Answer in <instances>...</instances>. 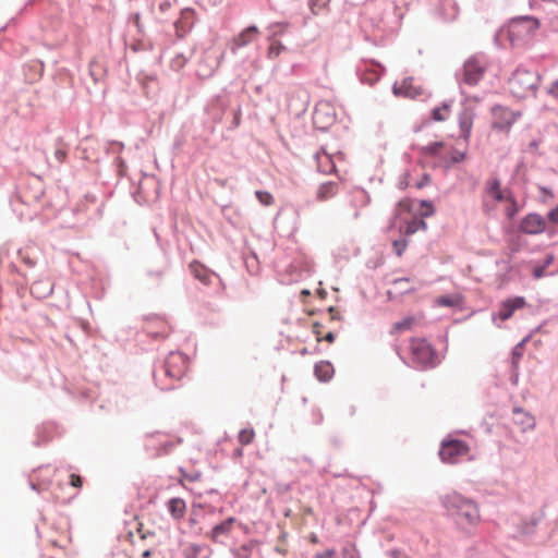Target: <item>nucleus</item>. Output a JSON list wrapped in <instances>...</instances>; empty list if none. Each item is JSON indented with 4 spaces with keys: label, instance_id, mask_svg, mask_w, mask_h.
<instances>
[{
    "label": "nucleus",
    "instance_id": "nucleus-1",
    "mask_svg": "<svg viewBox=\"0 0 558 558\" xmlns=\"http://www.w3.org/2000/svg\"><path fill=\"white\" fill-rule=\"evenodd\" d=\"M441 504L448 513L456 520L457 524L462 527L473 525L480 520V512L476 504L458 493H452L441 497Z\"/></svg>",
    "mask_w": 558,
    "mask_h": 558
},
{
    "label": "nucleus",
    "instance_id": "nucleus-2",
    "mask_svg": "<svg viewBox=\"0 0 558 558\" xmlns=\"http://www.w3.org/2000/svg\"><path fill=\"white\" fill-rule=\"evenodd\" d=\"M539 27L536 17L522 15L510 20L508 25V38L512 45H520L532 38Z\"/></svg>",
    "mask_w": 558,
    "mask_h": 558
},
{
    "label": "nucleus",
    "instance_id": "nucleus-3",
    "mask_svg": "<svg viewBox=\"0 0 558 558\" xmlns=\"http://www.w3.org/2000/svg\"><path fill=\"white\" fill-rule=\"evenodd\" d=\"M411 361L418 369L432 368L437 365L436 351L426 339L413 338L410 342Z\"/></svg>",
    "mask_w": 558,
    "mask_h": 558
},
{
    "label": "nucleus",
    "instance_id": "nucleus-4",
    "mask_svg": "<svg viewBox=\"0 0 558 558\" xmlns=\"http://www.w3.org/2000/svg\"><path fill=\"white\" fill-rule=\"evenodd\" d=\"M541 77L535 71L519 66L511 75L509 84L514 94L525 97L529 93L534 94L539 84Z\"/></svg>",
    "mask_w": 558,
    "mask_h": 558
},
{
    "label": "nucleus",
    "instance_id": "nucleus-5",
    "mask_svg": "<svg viewBox=\"0 0 558 558\" xmlns=\"http://www.w3.org/2000/svg\"><path fill=\"white\" fill-rule=\"evenodd\" d=\"M186 357L180 352H170L159 364V372L167 374L168 380L175 385L185 374Z\"/></svg>",
    "mask_w": 558,
    "mask_h": 558
},
{
    "label": "nucleus",
    "instance_id": "nucleus-6",
    "mask_svg": "<svg viewBox=\"0 0 558 558\" xmlns=\"http://www.w3.org/2000/svg\"><path fill=\"white\" fill-rule=\"evenodd\" d=\"M485 73V66L477 57H471L463 63L460 71L456 72V77L459 83H464L469 86H475L482 80Z\"/></svg>",
    "mask_w": 558,
    "mask_h": 558
},
{
    "label": "nucleus",
    "instance_id": "nucleus-7",
    "mask_svg": "<svg viewBox=\"0 0 558 558\" xmlns=\"http://www.w3.org/2000/svg\"><path fill=\"white\" fill-rule=\"evenodd\" d=\"M469 450L463 440H444L439 450V457L444 462L454 463L458 457L464 456Z\"/></svg>",
    "mask_w": 558,
    "mask_h": 558
},
{
    "label": "nucleus",
    "instance_id": "nucleus-8",
    "mask_svg": "<svg viewBox=\"0 0 558 558\" xmlns=\"http://www.w3.org/2000/svg\"><path fill=\"white\" fill-rule=\"evenodd\" d=\"M519 228L525 234L536 235L545 231L546 221L541 215L531 213L522 218Z\"/></svg>",
    "mask_w": 558,
    "mask_h": 558
},
{
    "label": "nucleus",
    "instance_id": "nucleus-9",
    "mask_svg": "<svg viewBox=\"0 0 558 558\" xmlns=\"http://www.w3.org/2000/svg\"><path fill=\"white\" fill-rule=\"evenodd\" d=\"M236 519L233 517L223 520L219 524H216L210 530V532L206 534V536L215 543L226 544L231 536L232 527Z\"/></svg>",
    "mask_w": 558,
    "mask_h": 558
},
{
    "label": "nucleus",
    "instance_id": "nucleus-10",
    "mask_svg": "<svg viewBox=\"0 0 558 558\" xmlns=\"http://www.w3.org/2000/svg\"><path fill=\"white\" fill-rule=\"evenodd\" d=\"M526 304L525 299L523 296H514L507 299L500 304L498 312L493 314V319L497 318L501 322L509 319L515 310L524 307Z\"/></svg>",
    "mask_w": 558,
    "mask_h": 558
},
{
    "label": "nucleus",
    "instance_id": "nucleus-11",
    "mask_svg": "<svg viewBox=\"0 0 558 558\" xmlns=\"http://www.w3.org/2000/svg\"><path fill=\"white\" fill-rule=\"evenodd\" d=\"M194 22V11L192 9L182 10L180 17L174 22L177 36L183 38L193 28Z\"/></svg>",
    "mask_w": 558,
    "mask_h": 558
},
{
    "label": "nucleus",
    "instance_id": "nucleus-12",
    "mask_svg": "<svg viewBox=\"0 0 558 558\" xmlns=\"http://www.w3.org/2000/svg\"><path fill=\"white\" fill-rule=\"evenodd\" d=\"M330 108L327 105L317 107L313 113L314 125L319 130H327L335 121V114L330 112Z\"/></svg>",
    "mask_w": 558,
    "mask_h": 558
},
{
    "label": "nucleus",
    "instance_id": "nucleus-13",
    "mask_svg": "<svg viewBox=\"0 0 558 558\" xmlns=\"http://www.w3.org/2000/svg\"><path fill=\"white\" fill-rule=\"evenodd\" d=\"M145 331L154 339L166 338L169 335V326L166 320L156 316L148 320Z\"/></svg>",
    "mask_w": 558,
    "mask_h": 558
},
{
    "label": "nucleus",
    "instance_id": "nucleus-14",
    "mask_svg": "<svg viewBox=\"0 0 558 558\" xmlns=\"http://www.w3.org/2000/svg\"><path fill=\"white\" fill-rule=\"evenodd\" d=\"M190 271L194 276L195 279L199 280L205 286H209L213 283V279L219 278L216 272L208 269L206 266L201 264L197 260H194L189 266Z\"/></svg>",
    "mask_w": 558,
    "mask_h": 558
},
{
    "label": "nucleus",
    "instance_id": "nucleus-15",
    "mask_svg": "<svg viewBox=\"0 0 558 558\" xmlns=\"http://www.w3.org/2000/svg\"><path fill=\"white\" fill-rule=\"evenodd\" d=\"M392 92L396 96L416 98L422 95V88L413 85V77H405L401 84L395 83Z\"/></svg>",
    "mask_w": 558,
    "mask_h": 558
},
{
    "label": "nucleus",
    "instance_id": "nucleus-16",
    "mask_svg": "<svg viewBox=\"0 0 558 558\" xmlns=\"http://www.w3.org/2000/svg\"><path fill=\"white\" fill-rule=\"evenodd\" d=\"M474 113L469 108H463L459 114L460 137L468 141L471 135Z\"/></svg>",
    "mask_w": 558,
    "mask_h": 558
},
{
    "label": "nucleus",
    "instance_id": "nucleus-17",
    "mask_svg": "<svg viewBox=\"0 0 558 558\" xmlns=\"http://www.w3.org/2000/svg\"><path fill=\"white\" fill-rule=\"evenodd\" d=\"M258 34V28L255 25H251L243 29L234 39L232 51L235 52L238 48L244 47L252 43L256 35Z\"/></svg>",
    "mask_w": 558,
    "mask_h": 558
},
{
    "label": "nucleus",
    "instance_id": "nucleus-18",
    "mask_svg": "<svg viewBox=\"0 0 558 558\" xmlns=\"http://www.w3.org/2000/svg\"><path fill=\"white\" fill-rule=\"evenodd\" d=\"M530 8L534 11H542L547 15H556L558 13V0H530Z\"/></svg>",
    "mask_w": 558,
    "mask_h": 558
},
{
    "label": "nucleus",
    "instance_id": "nucleus-19",
    "mask_svg": "<svg viewBox=\"0 0 558 558\" xmlns=\"http://www.w3.org/2000/svg\"><path fill=\"white\" fill-rule=\"evenodd\" d=\"M512 420L514 424L520 425L523 432L532 429L535 426V418L520 408L513 410Z\"/></svg>",
    "mask_w": 558,
    "mask_h": 558
},
{
    "label": "nucleus",
    "instance_id": "nucleus-20",
    "mask_svg": "<svg viewBox=\"0 0 558 558\" xmlns=\"http://www.w3.org/2000/svg\"><path fill=\"white\" fill-rule=\"evenodd\" d=\"M167 509L174 520H181L185 515L186 505L182 498L173 497L167 501Z\"/></svg>",
    "mask_w": 558,
    "mask_h": 558
},
{
    "label": "nucleus",
    "instance_id": "nucleus-21",
    "mask_svg": "<svg viewBox=\"0 0 558 558\" xmlns=\"http://www.w3.org/2000/svg\"><path fill=\"white\" fill-rule=\"evenodd\" d=\"M339 191V184L335 181L324 182L319 185L316 192L318 201L325 202L337 195Z\"/></svg>",
    "mask_w": 558,
    "mask_h": 558
},
{
    "label": "nucleus",
    "instance_id": "nucleus-22",
    "mask_svg": "<svg viewBox=\"0 0 558 558\" xmlns=\"http://www.w3.org/2000/svg\"><path fill=\"white\" fill-rule=\"evenodd\" d=\"M335 373L333 366L328 361H320L314 366V374L319 381H328Z\"/></svg>",
    "mask_w": 558,
    "mask_h": 558
},
{
    "label": "nucleus",
    "instance_id": "nucleus-23",
    "mask_svg": "<svg viewBox=\"0 0 558 558\" xmlns=\"http://www.w3.org/2000/svg\"><path fill=\"white\" fill-rule=\"evenodd\" d=\"M31 292L38 299L46 298L53 292V284L50 281L38 280L33 282Z\"/></svg>",
    "mask_w": 558,
    "mask_h": 558
},
{
    "label": "nucleus",
    "instance_id": "nucleus-24",
    "mask_svg": "<svg viewBox=\"0 0 558 558\" xmlns=\"http://www.w3.org/2000/svg\"><path fill=\"white\" fill-rule=\"evenodd\" d=\"M153 377L156 386L162 391H169L175 388V385L168 380L167 374L159 372V364L154 367Z\"/></svg>",
    "mask_w": 558,
    "mask_h": 558
},
{
    "label": "nucleus",
    "instance_id": "nucleus-25",
    "mask_svg": "<svg viewBox=\"0 0 558 558\" xmlns=\"http://www.w3.org/2000/svg\"><path fill=\"white\" fill-rule=\"evenodd\" d=\"M167 269L168 263L167 260H165V263L160 267L147 270L146 276L150 280L153 286L158 287L161 284Z\"/></svg>",
    "mask_w": 558,
    "mask_h": 558
},
{
    "label": "nucleus",
    "instance_id": "nucleus-26",
    "mask_svg": "<svg viewBox=\"0 0 558 558\" xmlns=\"http://www.w3.org/2000/svg\"><path fill=\"white\" fill-rule=\"evenodd\" d=\"M487 193L497 202L504 201V194L500 190V180L494 178L493 180L487 182L486 186Z\"/></svg>",
    "mask_w": 558,
    "mask_h": 558
},
{
    "label": "nucleus",
    "instance_id": "nucleus-27",
    "mask_svg": "<svg viewBox=\"0 0 558 558\" xmlns=\"http://www.w3.org/2000/svg\"><path fill=\"white\" fill-rule=\"evenodd\" d=\"M225 107V99L221 96H217L211 104L208 106L209 113H213L215 120H221L222 111Z\"/></svg>",
    "mask_w": 558,
    "mask_h": 558
},
{
    "label": "nucleus",
    "instance_id": "nucleus-28",
    "mask_svg": "<svg viewBox=\"0 0 558 558\" xmlns=\"http://www.w3.org/2000/svg\"><path fill=\"white\" fill-rule=\"evenodd\" d=\"M377 66L379 68V70H371L368 73L365 72L362 74V76H361L362 83H365L368 85H374L375 83H377L379 81V78L384 72V68L380 64H377Z\"/></svg>",
    "mask_w": 558,
    "mask_h": 558
},
{
    "label": "nucleus",
    "instance_id": "nucleus-29",
    "mask_svg": "<svg viewBox=\"0 0 558 558\" xmlns=\"http://www.w3.org/2000/svg\"><path fill=\"white\" fill-rule=\"evenodd\" d=\"M427 223L423 219H412L411 221H408L404 226V233L407 235H411L418 231L420 229L426 230Z\"/></svg>",
    "mask_w": 558,
    "mask_h": 558
},
{
    "label": "nucleus",
    "instance_id": "nucleus-30",
    "mask_svg": "<svg viewBox=\"0 0 558 558\" xmlns=\"http://www.w3.org/2000/svg\"><path fill=\"white\" fill-rule=\"evenodd\" d=\"M526 339H523L521 342H519L511 351V367L512 369H518L519 362L523 355V348Z\"/></svg>",
    "mask_w": 558,
    "mask_h": 558
},
{
    "label": "nucleus",
    "instance_id": "nucleus-31",
    "mask_svg": "<svg viewBox=\"0 0 558 558\" xmlns=\"http://www.w3.org/2000/svg\"><path fill=\"white\" fill-rule=\"evenodd\" d=\"M104 74H105V68L100 62H98L96 60H93L89 62V75L95 83L100 81L102 78Z\"/></svg>",
    "mask_w": 558,
    "mask_h": 558
},
{
    "label": "nucleus",
    "instance_id": "nucleus-32",
    "mask_svg": "<svg viewBox=\"0 0 558 558\" xmlns=\"http://www.w3.org/2000/svg\"><path fill=\"white\" fill-rule=\"evenodd\" d=\"M460 298L457 295H440L436 299L435 303L438 306L456 307L460 304Z\"/></svg>",
    "mask_w": 558,
    "mask_h": 558
},
{
    "label": "nucleus",
    "instance_id": "nucleus-33",
    "mask_svg": "<svg viewBox=\"0 0 558 558\" xmlns=\"http://www.w3.org/2000/svg\"><path fill=\"white\" fill-rule=\"evenodd\" d=\"M444 143L442 142H434L426 146H422L420 148V151L425 156H437L442 148Z\"/></svg>",
    "mask_w": 558,
    "mask_h": 558
},
{
    "label": "nucleus",
    "instance_id": "nucleus-34",
    "mask_svg": "<svg viewBox=\"0 0 558 558\" xmlns=\"http://www.w3.org/2000/svg\"><path fill=\"white\" fill-rule=\"evenodd\" d=\"M289 27L288 23L284 22H277L274 24H270L268 29L270 32L269 39L272 40L274 37L279 36L284 33V31Z\"/></svg>",
    "mask_w": 558,
    "mask_h": 558
},
{
    "label": "nucleus",
    "instance_id": "nucleus-35",
    "mask_svg": "<svg viewBox=\"0 0 558 558\" xmlns=\"http://www.w3.org/2000/svg\"><path fill=\"white\" fill-rule=\"evenodd\" d=\"M411 210V201L409 198H404L399 201L396 204L395 210H393V217L397 219L401 216L404 211Z\"/></svg>",
    "mask_w": 558,
    "mask_h": 558
},
{
    "label": "nucleus",
    "instance_id": "nucleus-36",
    "mask_svg": "<svg viewBox=\"0 0 558 558\" xmlns=\"http://www.w3.org/2000/svg\"><path fill=\"white\" fill-rule=\"evenodd\" d=\"M254 435L255 433L252 428L241 429L238 436L239 442L243 446L248 445L253 441Z\"/></svg>",
    "mask_w": 558,
    "mask_h": 558
},
{
    "label": "nucleus",
    "instance_id": "nucleus-37",
    "mask_svg": "<svg viewBox=\"0 0 558 558\" xmlns=\"http://www.w3.org/2000/svg\"><path fill=\"white\" fill-rule=\"evenodd\" d=\"M414 324L413 317H405L400 322H397L393 324V331H403L411 329L412 325Z\"/></svg>",
    "mask_w": 558,
    "mask_h": 558
},
{
    "label": "nucleus",
    "instance_id": "nucleus-38",
    "mask_svg": "<svg viewBox=\"0 0 558 558\" xmlns=\"http://www.w3.org/2000/svg\"><path fill=\"white\" fill-rule=\"evenodd\" d=\"M284 49L286 47L280 41L272 40L268 48V58H277Z\"/></svg>",
    "mask_w": 558,
    "mask_h": 558
},
{
    "label": "nucleus",
    "instance_id": "nucleus-39",
    "mask_svg": "<svg viewBox=\"0 0 558 558\" xmlns=\"http://www.w3.org/2000/svg\"><path fill=\"white\" fill-rule=\"evenodd\" d=\"M442 110L448 111L449 110V105L448 104H442L441 107H435L432 110V119L435 120V121H445L447 118H446V116H444L441 113Z\"/></svg>",
    "mask_w": 558,
    "mask_h": 558
},
{
    "label": "nucleus",
    "instance_id": "nucleus-40",
    "mask_svg": "<svg viewBox=\"0 0 558 558\" xmlns=\"http://www.w3.org/2000/svg\"><path fill=\"white\" fill-rule=\"evenodd\" d=\"M255 195L259 203L263 204L264 206H268L274 202V197L269 192L256 191Z\"/></svg>",
    "mask_w": 558,
    "mask_h": 558
},
{
    "label": "nucleus",
    "instance_id": "nucleus-41",
    "mask_svg": "<svg viewBox=\"0 0 558 558\" xmlns=\"http://www.w3.org/2000/svg\"><path fill=\"white\" fill-rule=\"evenodd\" d=\"M252 553V546L248 544L241 545L238 549L233 550L236 558H250Z\"/></svg>",
    "mask_w": 558,
    "mask_h": 558
},
{
    "label": "nucleus",
    "instance_id": "nucleus-42",
    "mask_svg": "<svg viewBox=\"0 0 558 558\" xmlns=\"http://www.w3.org/2000/svg\"><path fill=\"white\" fill-rule=\"evenodd\" d=\"M202 550V545L192 544L185 549V558H197Z\"/></svg>",
    "mask_w": 558,
    "mask_h": 558
},
{
    "label": "nucleus",
    "instance_id": "nucleus-43",
    "mask_svg": "<svg viewBox=\"0 0 558 558\" xmlns=\"http://www.w3.org/2000/svg\"><path fill=\"white\" fill-rule=\"evenodd\" d=\"M314 157L317 160V168H318L319 171H322V172L330 171V169L324 168L323 165L320 163V158L322 157H324L326 159V161L331 165V168H335V165L332 163V161L330 160V158H329V156L327 154L323 153V155H320V153H316L314 155Z\"/></svg>",
    "mask_w": 558,
    "mask_h": 558
},
{
    "label": "nucleus",
    "instance_id": "nucleus-44",
    "mask_svg": "<svg viewBox=\"0 0 558 558\" xmlns=\"http://www.w3.org/2000/svg\"><path fill=\"white\" fill-rule=\"evenodd\" d=\"M408 246V241L403 238L393 241V248L398 256H401Z\"/></svg>",
    "mask_w": 558,
    "mask_h": 558
},
{
    "label": "nucleus",
    "instance_id": "nucleus-45",
    "mask_svg": "<svg viewBox=\"0 0 558 558\" xmlns=\"http://www.w3.org/2000/svg\"><path fill=\"white\" fill-rule=\"evenodd\" d=\"M19 255L23 263L27 265L29 268H33L36 265V259L29 255L28 251L21 250L19 251Z\"/></svg>",
    "mask_w": 558,
    "mask_h": 558
},
{
    "label": "nucleus",
    "instance_id": "nucleus-46",
    "mask_svg": "<svg viewBox=\"0 0 558 558\" xmlns=\"http://www.w3.org/2000/svg\"><path fill=\"white\" fill-rule=\"evenodd\" d=\"M421 207L426 208L421 214L423 217H429V216L434 215V213H435L433 203L430 201H426V199L421 201Z\"/></svg>",
    "mask_w": 558,
    "mask_h": 558
},
{
    "label": "nucleus",
    "instance_id": "nucleus-47",
    "mask_svg": "<svg viewBox=\"0 0 558 558\" xmlns=\"http://www.w3.org/2000/svg\"><path fill=\"white\" fill-rule=\"evenodd\" d=\"M546 267L543 265H537L532 270V276L534 279H541L546 275Z\"/></svg>",
    "mask_w": 558,
    "mask_h": 558
},
{
    "label": "nucleus",
    "instance_id": "nucleus-48",
    "mask_svg": "<svg viewBox=\"0 0 558 558\" xmlns=\"http://www.w3.org/2000/svg\"><path fill=\"white\" fill-rule=\"evenodd\" d=\"M336 550L333 548H328L324 551H318L315 554L314 558H335L336 557Z\"/></svg>",
    "mask_w": 558,
    "mask_h": 558
},
{
    "label": "nucleus",
    "instance_id": "nucleus-49",
    "mask_svg": "<svg viewBox=\"0 0 558 558\" xmlns=\"http://www.w3.org/2000/svg\"><path fill=\"white\" fill-rule=\"evenodd\" d=\"M123 148H124L123 143L112 141V142L108 143L107 150H111L112 153H121L123 150Z\"/></svg>",
    "mask_w": 558,
    "mask_h": 558
},
{
    "label": "nucleus",
    "instance_id": "nucleus-50",
    "mask_svg": "<svg viewBox=\"0 0 558 558\" xmlns=\"http://www.w3.org/2000/svg\"><path fill=\"white\" fill-rule=\"evenodd\" d=\"M186 63V58L183 54H178L172 59V68L180 69Z\"/></svg>",
    "mask_w": 558,
    "mask_h": 558
},
{
    "label": "nucleus",
    "instance_id": "nucleus-51",
    "mask_svg": "<svg viewBox=\"0 0 558 558\" xmlns=\"http://www.w3.org/2000/svg\"><path fill=\"white\" fill-rule=\"evenodd\" d=\"M430 180H432L430 175L428 173H424L422 175L421 180L415 183V187L423 189L430 183Z\"/></svg>",
    "mask_w": 558,
    "mask_h": 558
},
{
    "label": "nucleus",
    "instance_id": "nucleus-52",
    "mask_svg": "<svg viewBox=\"0 0 558 558\" xmlns=\"http://www.w3.org/2000/svg\"><path fill=\"white\" fill-rule=\"evenodd\" d=\"M465 157H466L465 151L454 150L451 156V161L453 163H458V162L463 161L465 159Z\"/></svg>",
    "mask_w": 558,
    "mask_h": 558
},
{
    "label": "nucleus",
    "instance_id": "nucleus-53",
    "mask_svg": "<svg viewBox=\"0 0 558 558\" xmlns=\"http://www.w3.org/2000/svg\"><path fill=\"white\" fill-rule=\"evenodd\" d=\"M387 555L390 558H410V556L408 554H405L404 551H402L400 549H391V550L387 551Z\"/></svg>",
    "mask_w": 558,
    "mask_h": 558
},
{
    "label": "nucleus",
    "instance_id": "nucleus-54",
    "mask_svg": "<svg viewBox=\"0 0 558 558\" xmlns=\"http://www.w3.org/2000/svg\"><path fill=\"white\" fill-rule=\"evenodd\" d=\"M547 93L558 100V78L550 84Z\"/></svg>",
    "mask_w": 558,
    "mask_h": 558
},
{
    "label": "nucleus",
    "instance_id": "nucleus-55",
    "mask_svg": "<svg viewBox=\"0 0 558 558\" xmlns=\"http://www.w3.org/2000/svg\"><path fill=\"white\" fill-rule=\"evenodd\" d=\"M130 22L133 23L138 32H142L141 15L140 13H132L129 17Z\"/></svg>",
    "mask_w": 558,
    "mask_h": 558
},
{
    "label": "nucleus",
    "instance_id": "nucleus-56",
    "mask_svg": "<svg viewBox=\"0 0 558 558\" xmlns=\"http://www.w3.org/2000/svg\"><path fill=\"white\" fill-rule=\"evenodd\" d=\"M547 218L550 222L558 223V205L548 211Z\"/></svg>",
    "mask_w": 558,
    "mask_h": 558
},
{
    "label": "nucleus",
    "instance_id": "nucleus-57",
    "mask_svg": "<svg viewBox=\"0 0 558 558\" xmlns=\"http://www.w3.org/2000/svg\"><path fill=\"white\" fill-rule=\"evenodd\" d=\"M54 158L59 163L64 162L66 158V151L62 148H57L54 151Z\"/></svg>",
    "mask_w": 558,
    "mask_h": 558
},
{
    "label": "nucleus",
    "instance_id": "nucleus-58",
    "mask_svg": "<svg viewBox=\"0 0 558 558\" xmlns=\"http://www.w3.org/2000/svg\"><path fill=\"white\" fill-rule=\"evenodd\" d=\"M71 485L75 487H80L82 485V480L78 475H71Z\"/></svg>",
    "mask_w": 558,
    "mask_h": 558
},
{
    "label": "nucleus",
    "instance_id": "nucleus-59",
    "mask_svg": "<svg viewBox=\"0 0 558 558\" xmlns=\"http://www.w3.org/2000/svg\"><path fill=\"white\" fill-rule=\"evenodd\" d=\"M335 338H336L335 333H333V332H331V331H329V332H327V333H326V336L324 337V340H325V341H327V342H329V343H332V342L335 341Z\"/></svg>",
    "mask_w": 558,
    "mask_h": 558
},
{
    "label": "nucleus",
    "instance_id": "nucleus-60",
    "mask_svg": "<svg viewBox=\"0 0 558 558\" xmlns=\"http://www.w3.org/2000/svg\"><path fill=\"white\" fill-rule=\"evenodd\" d=\"M554 256L547 255L544 259V263L542 264L544 267L548 268V266L553 263Z\"/></svg>",
    "mask_w": 558,
    "mask_h": 558
},
{
    "label": "nucleus",
    "instance_id": "nucleus-61",
    "mask_svg": "<svg viewBox=\"0 0 558 558\" xmlns=\"http://www.w3.org/2000/svg\"><path fill=\"white\" fill-rule=\"evenodd\" d=\"M409 282V278H398L393 280V284L396 286H402L403 283Z\"/></svg>",
    "mask_w": 558,
    "mask_h": 558
},
{
    "label": "nucleus",
    "instance_id": "nucleus-62",
    "mask_svg": "<svg viewBox=\"0 0 558 558\" xmlns=\"http://www.w3.org/2000/svg\"><path fill=\"white\" fill-rule=\"evenodd\" d=\"M539 191H541L543 194H547V195L553 196V192H551V191H550V189H548V187L541 186V187H539Z\"/></svg>",
    "mask_w": 558,
    "mask_h": 558
},
{
    "label": "nucleus",
    "instance_id": "nucleus-63",
    "mask_svg": "<svg viewBox=\"0 0 558 558\" xmlns=\"http://www.w3.org/2000/svg\"><path fill=\"white\" fill-rule=\"evenodd\" d=\"M310 541H311V543H313V544H317V543H319V538H318V536H317L316 534H314V533H312V534H311Z\"/></svg>",
    "mask_w": 558,
    "mask_h": 558
},
{
    "label": "nucleus",
    "instance_id": "nucleus-64",
    "mask_svg": "<svg viewBox=\"0 0 558 558\" xmlns=\"http://www.w3.org/2000/svg\"><path fill=\"white\" fill-rule=\"evenodd\" d=\"M159 7H160L161 11H166L170 7V3L168 1H165V2L160 3Z\"/></svg>",
    "mask_w": 558,
    "mask_h": 558
}]
</instances>
